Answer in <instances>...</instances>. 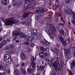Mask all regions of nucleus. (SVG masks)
Segmentation results:
<instances>
[{"mask_svg":"<svg viewBox=\"0 0 75 75\" xmlns=\"http://www.w3.org/2000/svg\"><path fill=\"white\" fill-rule=\"evenodd\" d=\"M6 72L8 74H10V70L9 69H8L6 70Z\"/></svg>","mask_w":75,"mask_h":75,"instance_id":"45","label":"nucleus"},{"mask_svg":"<svg viewBox=\"0 0 75 75\" xmlns=\"http://www.w3.org/2000/svg\"><path fill=\"white\" fill-rule=\"evenodd\" d=\"M26 51L27 52H30V47H28V48L26 49Z\"/></svg>","mask_w":75,"mask_h":75,"instance_id":"38","label":"nucleus"},{"mask_svg":"<svg viewBox=\"0 0 75 75\" xmlns=\"http://www.w3.org/2000/svg\"><path fill=\"white\" fill-rule=\"evenodd\" d=\"M37 29H33L32 30V32H31V33H32V34L33 35H36L37 33Z\"/></svg>","mask_w":75,"mask_h":75,"instance_id":"18","label":"nucleus"},{"mask_svg":"<svg viewBox=\"0 0 75 75\" xmlns=\"http://www.w3.org/2000/svg\"><path fill=\"white\" fill-rule=\"evenodd\" d=\"M45 68V67L44 66H41L40 67V69L42 71H43Z\"/></svg>","mask_w":75,"mask_h":75,"instance_id":"31","label":"nucleus"},{"mask_svg":"<svg viewBox=\"0 0 75 75\" xmlns=\"http://www.w3.org/2000/svg\"><path fill=\"white\" fill-rule=\"evenodd\" d=\"M40 50L42 51H45V49L44 48V47H41L40 48Z\"/></svg>","mask_w":75,"mask_h":75,"instance_id":"33","label":"nucleus"},{"mask_svg":"<svg viewBox=\"0 0 75 75\" xmlns=\"http://www.w3.org/2000/svg\"><path fill=\"white\" fill-rule=\"evenodd\" d=\"M13 32L12 33V34H13V35H14V37H15V38H16V39H17V38H18V37H17V35H14V34H13Z\"/></svg>","mask_w":75,"mask_h":75,"instance_id":"42","label":"nucleus"},{"mask_svg":"<svg viewBox=\"0 0 75 75\" xmlns=\"http://www.w3.org/2000/svg\"><path fill=\"white\" fill-rule=\"evenodd\" d=\"M74 19L73 20L72 23L73 24H74L75 25V15H74Z\"/></svg>","mask_w":75,"mask_h":75,"instance_id":"35","label":"nucleus"},{"mask_svg":"<svg viewBox=\"0 0 75 75\" xmlns=\"http://www.w3.org/2000/svg\"><path fill=\"white\" fill-rule=\"evenodd\" d=\"M65 1L66 3H69L70 1H72V0H65Z\"/></svg>","mask_w":75,"mask_h":75,"instance_id":"39","label":"nucleus"},{"mask_svg":"<svg viewBox=\"0 0 75 75\" xmlns=\"http://www.w3.org/2000/svg\"><path fill=\"white\" fill-rule=\"evenodd\" d=\"M49 27L52 31H54V25L50 24H49Z\"/></svg>","mask_w":75,"mask_h":75,"instance_id":"23","label":"nucleus"},{"mask_svg":"<svg viewBox=\"0 0 75 75\" xmlns=\"http://www.w3.org/2000/svg\"><path fill=\"white\" fill-rule=\"evenodd\" d=\"M28 73L29 74H33V70L30 68H28L27 69Z\"/></svg>","mask_w":75,"mask_h":75,"instance_id":"19","label":"nucleus"},{"mask_svg":"<svg viewBox=\"0 0 75 75\" xmlns=\"http://www.w3.org/2000/svg\"><path fill=\"white\" fill-rule=\"evenodd\" d=\"M55 52L56 54H57L58 52V50L57 49H56L55 50Z\"/></svg>","mask_w":75,"mask_h":75,"instance_id":"51","label":"nucleus"},{"mask_svg":"<svg viewBox=\"0 0 75 75\" xmlns=\"http://www.w3.org/2000/svg\"><path fill=\"white\" fill-rule=\"evenodd\" d=\"M49 33H48V35H49L50 38V39L53 40L54 38H53V36L51 35V33H52V32L51 30L49 31Z\"/></svg>","mask_w":75,"mask_h":75,"instance_id":"13","label":"nucleus"},{"mask_svg":"<svg viewBox=\"0 0 75 75\" xmlns=\"http://www.w3.org/2000/svg\"><path fill=\"white\" fill-rule=\"evenodd\" d=\"M57 16H61V13L60 12H58L57 13Z\"/></svg>","mask_w":75,"mask_h":75,"instance_id":"40","label":"nucleus"},{"mask_svg":"<svg viewBox=\"0 0 75 75\" xmlns=\"http://www.w3.org/2000/svg\"><path fill=\"white\" fill-rule=\"evenodd\" d=\"M60 20L62 21L63 20V17H62V16H61V17H60Z\"/></svg>","mask_w":75,"mask_h":75,"instance_id":"52","label":"nucleus"},{"mask_svg":"<svg viewBox=\"0 0 75 75\" xmlns=\"http://www.w3.org/2000/svg\"><path fill=\"white\" fill-rule=\"evenodd\" d=\"M58 8V5H55L53 6V9L54 10H55L56 9H57V8Z\"/></svg>","mask_w":75,"mask_h":75,"instance_id":"30","label":"nucleus"},{"mask_svg":"<svg viewBox=\"0 0 75 75\" xmlns=\"http://www.w3.org/2000/svg\"><path fill=\"white\" fill-rule=\"evenodd\" d=\"M1 69H2L3 70H5L6 69V67L2 66V67L1 68Z\"/></svg>","mask_w":75,"mask_h":75,"instance_id":"47","label":"nucleus"},{"mask_svg":"<svg viewBox=\"0 0 75 75\" xmlns=\"http://www.w3.org/2000/svg\"><path fill=\"white\" fill-rule=\"evenodd\" d=\"M66 52L65 54V55L66 57L68 55V54H69L70 53H71V49H67L66 50Z\"/></svg>","mask_w":75,"mask_h":75,"instance_id":"15","label":"nucleus"},{"mask_svg":"<svg viewBox=\"0 0 75 75\" xmlns=\"http://www.w3.org/2000/svg\"><path fill=\"white\" fill-rule=\"evenodd\" d=\"M20 57L22 60H25L26 59V54L24 52H21L20 53Z\"/></svg>","mask_w":75,"mask_h":75,"instance_id":"7","label":"nucleus"},{"mask_svg":"<svg viewBox=\"0 0 75 75\" xmlns=\"http://www.w3.org/2000/svg\"><path fill=\"white\" fill-rule=\"evenodd\" d=\"M60 27H64V24L63 23H60Z\"/></svg>","mask_w":75,"mask_h":75,"instance_id":"49","label":"nucleus"},{"mask_svg":"<svg viewBox=\"0 0 75 75\" xmlns=\"http://www.w3.org/2000/svg\"><path fill=\"white\" fill-rule=\"evenodd\" d=\"M39 22L41 24H42L44 23L43 20L42 18H40L39 20Z\"/></svg>","mask_w":75,"mask_h":75,"instance_id":"34","label":"nucleus"},{"mask_svg":"<svg viewBox=\"0 0 75 75\" xmlns=\"http://www.w3.org/2000/svg\"><path fill=\"white\" fill-rule=\"evenodd\" d=\"M59 32L60 34H62V35H64V36H65V35H67V33H64V30L62 29L60 30Z\"/></svg>","mask_w":75,"mask_h":75,"instance_id":"16","label":"nucleus"},{"mask_svg":"<svg viewBox=\"0 0 75 75\" xmlns=\"http://www.w3.org/2000/svg\"><path fill=\"white\" fill-rule=\"evenodd\" d=\"M7 21H10V22H9V25H11L13 23H18V22H19L18 20L14 19V18H9L7 20Z\"/></svg>","mask_w":75,"mask_h":75,"instance_id":"4","label":"nucleus"},{"mask_svg":"<svg viewBox=\"0 0 75 75\" xmlns=\"http://www.w3.org/2000/svg\"><path fill=\"white\" fill-rule=\"evenodd\" d=\"M71 64L73 66H72V65H71V68H73V67H75V61L74 60L73 61L71 62Z\"/></svg>","mask_w":75,"mask_h":75,"instance_id":"26","label":"nucleus"},{"mask_svg":"<svg viewBox=\"0 0 75 75\" xmlns=\"http://www.w3.org/2000/svg\"><path fill=\"white\" fill-rule=\"evenodd\" d=\"M37 37H38V38H39L41 37V33H38L37 34Z\"/></svg>","mask_w":75,"mask_h":75,"instance_id":"36","label":"nucleus"},{"mask_svg":"<svg viewBox=\"0 0 75 75\" xmlns=\"http://www.w3.org/2000/svg\"><path fill=\"white\" fill-rule=\"evenodd\" d=\"M6 41H7L8 42L11 41V40H10V39H8Z\"/></svg>","mask_w":75,"mask_h":75,"instance_id":"57","label":"nucleus"},{"mask_svg":"<svg viewBox=\"0 0 75 75\" xmlns=\"http://www.w3.org/2000/svg\"><path fill=\"white\" fill-rule=\"evenodd\" d=\"M45 8H40L39 9V10L41 13H44L45 11Z\"/></svg>","mask_w":75,"mask_h":75,"instance_id":"22","label":"nucleus"},{"mask_svg":"<svg viewBox=\"0 0 75 75\" xmlns=\"http://www.w3.org/2000/svg\"><path fill=\"white\" fill-rule=\"evenodd\" d=\"M7 0H1L2 3L4 5H7ZM8 2H9L8 1L9 0H8Z\"/></svg>","mask_w":75,"mask_h":75,"instance_id":"20","label":"nucleus"},{"mask_svg":"<svg viewBox=\"0 0 75 75\" xmlns=\"http://www.w3.org/2000/svg\"><path fill=\"white\" fill-rule=\"evenodd\" d=\"M12 34H13V35H17L18 36V35H20V37H21V38H24L26 37V35H25V34H23L21 32H18L17 31H13V33Z\"/></svg>","mask_w":75,"mask_h":75,"instance_id":"3","label":"nucleus"},{"mask_svg":"<svg viewBox=\"0 0 75 75\" xmlns=\"http://www.w3.org/2000/svg\"><path fill=\"white\" fill-rule=\"evenodd\" d=\"M66 43L67 44H69L70 42V41H69V38H68V39L66 40Z\"/></svg>","mask_w":75,"mask_h":75,"instance_id":"32","label":"nucleus"},{"mask_svg":"<svg viewBox=\"0 0 75 75\" xmlns=\"http://www.w3.org/2000/svg\"><path fill=\"white\" fill-rule=\"evenodd\" d=\"M24 44L25 45H29V44H30V43L28 42H24Z\"/></svg>","mask_w":75,"mask_h":75,"instance_id":"46","label":"nucleus"},{"mask_svg":"<svg viewBox=\"0 0 75 75\" xmlns=\"http://www.w3.org/2000/svg\"><path fill=\"white\" fill-rule=\"evenodd\" d=\"M25 65V64H24V63H22V64L21 66L23 67V65Z\"/></svg>","mask_w":75,"mask_h":75,"instance_id":"58","label":"nucleus"},{"mask_svg":"<svg viewBox=\"0 0 75 75\" xmlns=\"http://www.w3.org/2000/svg\"><path fill=\"white\" fill-rule=\"evenodd\" d=\"M13 52H14V51L13 50H11L10 52V53L11 54H12V53H13Z\"/></svg>","mask_w":75,"mask_h":75,"instance_id":"54","label":"nucleus"},{"mask_svg":"<svg viewBox=\"0 0 75 75\" xmlns=\"http://www.w3.org/2000/svg\"><path fill=\"white\" fill-rule=\"evenodd\" d=\"M45 59L47 61H49V59L47 58H45Z\"/></svg>","mask_w":75,"mask_h":75,"instance_id":"60","label":"nucleus"},{"mask_svg":"<svg viewBox=\"0 0 75 75\" xmlns=\"http://www.w3.org/2000/svg\"><path fill=\"white\" fill-rule=\"evenodd\" d=\"M60 40L62 44H63L64 45H65L66 43L65 41L64 40V39H63V38H62V37H61L60 38Z\"/></svg>","mask_w":75,"mask_h":75,"instance_id":"21","label":"nucleus"},{"mask_svg":"<svg viewBox=\"0 0 75 75\" xmlns=\"http://www.w3.org/2000/svg\"><path fill=\"white\" fill-rule=\"evenodd\" d=\"M30 46L31 47L33 48V47H34V46H35V44L34 43H32L30 44Z\"/></svg>","mask_w":75,"mask_h":75,"instance_id":"43","label":"nucleus"},{"mask_svg":"<svg viewBox=\"0 0 75 75\" xmlns=\"http://www.w3.org/2000/svg\"><path fill=\"white\" fill-rule=\"evenodd\" d=\"M8 19H4L2 18V21H3V22H4V23H5V22H7V23H8L6 24V25H9V22H10V21H7V20H8Z\"/></svg>","mask_w":75,"mask_h":75,"instance_id":"14","label":"nucleus"},{"mask_svg":"<svg viewBox=\"0 0 75 75\" xmlns=\"http://www.w3.org/2000/svg\"><path fill=\"white\" fill-rule=\"evenodd\" d=\"M28 2L32 3L33 4H37V1L34 0H25V4H27Z\"/></svg>","mask_w":75,"mask_h":75,"instance_id":"8","label":"nucleus"},{"mask_svg":"<svg viewBox=\"0 0 75 75\" xmlns=\"http://www.w3.org/2000/svg\"><path fill=\"white\" fill-rule=\"evenodd\" d=\"M44 54L45 57H47L48 55V54H47V53H45Z\"/></svg>","mask_w":75,"mask_h":75,"instance_id":"50","label":"nucleus"},{"mask_svg":"<svg viewBox=\"0 0 75 75\" xmlns=\"http://www.w3.org/2000/svg\"><path fill=\"white\" fill-rule=\"evenodd\" d=\"M30 15V13L27 12L26 13H24L23 15V16L21 17H20V19L21 20H24L25 18H26L27 16H28Z\"/></svg>","mask_w":75,"mask_h":75,"instance_id":"9","label":"nucleus"},{"mask_svg":"<svg viewBox=\"0 0 75 75\" xmlns=\"http://www.w3.org/2000/svg\"><path fill=\"white\" fill-rule=\"evenodd\" d=\"M2 40H3V39L1 38H0V41H2ZM6 41H3L0 44V48L1 47H3V45H6Z\"/></svg>","mask_w":75,"mask_h":75,"instance_id":"12","label":"nucleus"},{"mask_svg":"<svg viewBox=\"0 0 75 75\" xmlns=\"http://www.w3.org/2000/svg\"><path fill=\"white\" fill-rule=\"evenodd\" d=\"M31 5H30V4H28L25 6V7H24V8L25 9H27V8H30L31 7Z\"/></svg>","mask_w":75,"mask_h":75,"instance_id":"25","label":"nucleus"},{"mask_svg":"<svg viewBox=\"0 0 75 75\" xmlns=\"http://www.w3.org/2000/svg\"><path fill=\"white\" fill-rule=\"evenodd\" d=\"M37 71H38V72H40V69L39 68H38L37 69Z\"/></svg>","mask_w":75,"mask_h":75,"instance_id":"63","label":"nucleus"},{"mask_svg":"<svg viewBox=\"0 0 75 75\" xmlns=\"http://www.w3.org/2000/svg\"><path fill=\"white\" fill-rule=\"evenodd\" d=\"M40 42L41 43L44 45V44H45L46 42H47V41L45 40H44L42 41H40Z\"/></svg>","mask_w":75,"mask_h":75,"instance_id":"27","label":"nucleus"},{"mask_svg":"<svg viewBox=\"0 0 75 75\" xmlns=\"http://www.w3.org/2000/svg\"><path fill=\"white\" fill-rule=\"evenodd\" d=\"M57 47H58V48H59L60 47V46H59V44H57L56 45Z\"/></svg>","mask_w":75,"mask_h":75,"instance_id":"53","label":"nucleus"},{"mask_svg":"<svg viewBox=\"0 0 75 75\" xmlns=\"http://www.w3.org/2000/svg\"><path fill=\"white\" fill-rule=\"evenodd\" d=\"M35 19L36 20H38V16H36L35 18Z\"/></svg>","mask_w":75,"mask_h":75,"instance_id":"59","label":"nucleus"},{"mask_svg":"<svg viewBox=\"0 0 75 75\" xmlns=\"http://www.w3.org/2000/svg\"><path fill=\"white\" fill-rule=\"evenodd\" d=\"M64 11L66 13L67 12H69V13H70V12H71V11H72L71 10L69 9V10H67L65 9H64Z\"/></svg>","mask_w":75,"mask_h":75,"instance_id":"28","label":"nucleus"},{"mask_svg":"<svg viewBox=\"0 0 75 75\" xmlns=\"http://www.w3.org/2000/svg\"><path fill=\"white\" fill-rule=\"evenodd\" d=\"M36 13H38L39 12V10H36Z\"/></svg>","mask_w":75,"mask_h":75,"instance_id":"61","label":"nucleus"},{"mask_svg":"<svg viewBox=\"0 0 75 75\" xmlns=\"http://www.w3.org/2000/svg\"><path fill=\"white\" fill-rule=\"evenodd\" d=\"M44 53L43 52H40L39 54V57H40V58H44Z\"/></svg>","mask_w":75,"mask_h":75,"instance_id":"24","label":"nucleus"},{"mask_svg":"<svg viewBox=\"0 0 75 75\" xmlns=\"http://www.w3.org/2000/svg\"><path fill=\"white\" fill-rule=\"evenodd\" d=\"M34 38V36L33 35H31L30 37L28 36L25 39V41H31Z\"/></svg>","mask_w":75,"mask_h":75,"instance_id":"5","label":"nucleus"},{"mask_svg":"<svg viewBox=\"0 0 75 75\" xmlns=\"http://www.w3.org/2000/svg\"><path fill=\"white\" fill-rule=\"evenodd\" d=\"M44 13L42 12V13H40V17H42L44 16Z\"/></svg>","mask_w":75,"mask_h":75,"instance_id":"48","label":"nucleus"},{"mask_svg":"<svg viewBox=\"0 0 75 75\" xmlns=\"http://www.w3.org/2000/svg\"><path fill=\"white\" fill-rule=\"evenodd\" d=\"M14 74H15V75H17L19 74V72H18V71L17 70H15L14 71Z\"/></svg>","mask_w":75,"mask_h":75,"instance_id":"29","label":"nucleus"},{"mask_svg":"<svg viewBox=\"0 0 75 75\" xmlns=\"http://www.w3.org/2000/svg\"><path fill=\"white\" fill-rule=\"evenodd\" d=\"M35 60V58L34 56H32V58L31 59V64L32 66V68H34L36 65V63L34 62V60Z\"/></svg>","mask_w":75,"mask_h":75,"instance_id":"6","label":"nucleus"},{"mask_svg":"<svg viewBox=\"0 0 75 75\" xmlns=\"http://www.w3.org/2000/svg\"><path fill=\"white\" fill-rule=\"evenodd\" d=\"M45 45H50V43L49 42H48V41H47V42L45 43Z\"/></svg>","mask_w":75,"mask_h":75,"instance_id":"44","label":"nucleus"},{"mask_svg":"<svg viewBox=\"0 0 75 75\" xmlns=\"http://www.w3.org/2000/svg\"><path fill=\"white\" fill-rule=\"evenodd\" d=\"M23 24H26L27 25H28L29 24L31 25V21L30 20H28L26 21V22H23Z\"/></svg>","mask_w":75,"mask_h":75,"instance_id":"17","label":"nucleus"},{"mask_svg":"<svg viewBox=\"0 0 75 75\" xmlns=\"http://www.w3.org/2000/svg\"><path fill=\"white\" fill-rule=\"evenodd\" d=\"M21 72L22 73V74H26V71H25V70H22L21 71Z\"/></svg>","mask_w":75,"mask_h":75,"instance_id":"37","label":"nucleus"},{"mask_svg":"<svg viewBox=\"0 0 75 75\" xmlns=\"http://www.w3.org/2000/svg\"><path fill=\"white\" fill-rule=\"evenodd\" d=\"M4 59L6 62H8L9 64L13 63V61L11 57V55L7 53L5 54L4 56Z\"/></svg>","mask_w":75,"mask_h":75,"instance_id":"1","label":"nucleus"},{"mask_svg":"<svg viewBox=\"0 0 75 75\" xmlns=\"http://www.w3.org/2000/svg\"><path fill=\"white\" fill-rule=\"evenodd\" d=\"M73 56L75 58V51H74V52L73 53Z\"/></svg>","mask_w":75,"mask_h":75,"instance_id":"56","label":"nucleus"},{"mask_svg":"<svg viewBox=\"0 0 75 75\" xmlns=\"http://www.w3.org/2000/svg\"><path fill=\"white\" fill-rule=\"evenodd\" d=\"M49 48H47V49H46V51H49Z\"/></svg>","mask_w":75,"mask_h":75,"instance_id":"62","label":"nucleus"},{"mask_svg":"<svg viewBox=\"0 0 75 75\" xmlns=\"http://www.w3.org/2000/svg\"><path fill=\"white\" fill-rule=\"evenodd\" d=\"M59 63H57V62L52 63L51 64H49L50 67L51 68L52 67H53L57 71H61V67L59 66Z\"/></svg>","mask_w":75,"mask_h":75,"instance_id":"2","label":"nucleus"},{"mask_svg":"<svg viewBox=\"0 0 75 75\" xmlns=\"http://www.w3.org/2000/svg\"><path fill=\"white\" fill-rule=\"evenodd\" d=\"M72 46L71 47V49H74V50H75V45L74 44H73L72 45Z\"/></svg>","mask_w":75,"mask_h":75,"instance_id":"41","label":"nucleus"},{"mask_svg":"<svg viewBox=\"0 0 75 75\" xmlns=\"http://www.w3.org/2000/svg\"><path fill=\"white\" fill-rule=\"evenodd\" d=\"M15 47V44H13L12 45H8L7 46H6L5 47V49L6 50H10L11 48H13Z\"/></svg>","mask_w":75,"mask_h":75,"instance_id":"10","label":"nucleus"},{"mask_svg":"<svg viewBox=\"0 0 75 75\" xmlns=\"http://www.w3.org/2000/svg\"><path fill=\"white\" fill-rule=\"evenodd\" d=\"M3 67V66L2 65H0V69H1V68Z\"/></svg>","mask_w":75,"mask_h":75,"instance_id":"64","label":"nucleus"},{"mask_svg":"<svg viewBox=\"0 0 75 75\" xmlns=\"http://www.w3.org/2000/svg\"><path fill=\"white\" fill-rule=\"evenodd\" d=\"M21 1H16L13 4H12L13 6H16L17 5L18 6H20L21 5Z\"/></svg>","mask_w":75,"mask_h":75,"instance_id":"11","label":"nucleus"},{"mask_svg":"<svg viewBox=\"0 0 75 75\" xmlns=\"http://www.w3.org/2000/svg\"><path fill=\"white\" fill-rule=\"evenodd\" d=\"M49 17L50 18H52V16L51 15V14H50L49 15Z\"/></svg>","mask_w":75,"mask_h":75,"instance_id":"55","label":"nucleus"}]
</instances>
